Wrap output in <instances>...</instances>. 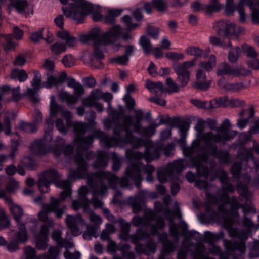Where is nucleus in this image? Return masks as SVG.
I'll return each mask as SVG.
<instances>
[{
    "mask_svg": "<svg viewBox=\"0 0 259 259\" xmlns=\"http://www.w3.org/2000/svg\"><path fill=\"white\" fill-rule=\"evenodd\" d=\"M206 125V120H204L202 119H198L197 120V124L195 126V130L196 131V139L200 140V143L202 141L205 142V140L203 139V135L206 133H203V131L205 129Z\"/></svg>",
    "mask_w": 259,
    "mask_h": 259,
    "instance_id": "obj_42",
    "label": "nucleus"
},
{
    "mask_svg": "<svg viewBox=\"0 0 259 259\" xmlns=\"http://www.w3.org/2000/svg\"><path fill=\"white\" fill-rule=\"evenodd\" d=\"M61 233L59 231L55 230L52 233V239L55 241L57 245L61 247H65L66 249H70L74 247L73 242L66 239H62Z\"/></svg>",
    "mask_w": 259,
    "mask_h": 259,
    "instance_id": "obj_30",
    "label": "nucleus"
},
{
    "mask_svg": "<svg viewBox=\"0 0 259 259\" xmlns=\"http://www.w3.org/2000/svg\"><path fill=\"white\" fill-rule=\"evenodd\" d=\"M108 243L107 249L109 253L114 254L117 250H120L124 258L126 259H136L135 253L130 251L131 247L129 244L126 243L117 244L114 241L112 240L108 242Z\"/></svg>",
    "mask_w": 259,
    "mask_h": 259,
    "instance_id": "obj_22",
    "label": "nucleus"
},
{
    "mask_svg": "<svg viewBox=\"0 0 259 259\" xmlns=\"http://www.w3.org/2000/svg\"><path fill=\"white\" fill-rule=\"evenodd\" d=\"M193 259H214L209 257L207 250L204 245H197L195 248V251L193 254Z\"/></svg>",
    "mask_w": 259,
    "mask_h": 259,
    "instance_id": "obj_39",
    "label": "nucleus"
},
{
    "mask_svg": "<svg viewBox=\"0 0 259 259\" xmlns=\"http://www.w3.org/2000/svg\"><path fill=\"white\" fill-rule=\"evenodd\" d=\"M206 77L205 71L201 69H199L196 73L197 81L194 84V87L202 90H207L210 86V82L201 81V80H205Z\"/></svg>",
    "mask_w": 259,
    "mask_h": 259,
    "instance_id": "obj_33",
    "label": "nucleus"
},
{
    "mask_svg": "<svg viewBox=\"0 0 259 259\" xmlns=\"http://www.w3.org/2000/svg\"><path fill=\"white\" fill-rule=\"evenodd\" d=\"M94 56L96 58L95 60L93 58V56L91 57L90 65L95 68H101L103 67V64L101 60L104 58V55L101 50L98 48L99 46H95Z\"/></svg>",
    "mask_w": 259,
    "mask_h": 259,
    "instance_id": "obj_36",
    "label": "nucleus"
},
{
    "mask_svg": "<svg viewBox=\"0 0 259 259\" xmlns=\"http://www.w3.org/2000/svg\"><path fill=\"white\" fill-rule=\"evenodd\" d=\"M122 12L121 9L110 10L108 15L105 18V22L109 24L115 23V18L119 16Z\"/></svg>",
    "mask_w": 259,
    "mask_h": 259,
    "instance_id": "obj_46",
    "label": "nucleus"
},
{
    "mask_svg": "<svg viewBox=\"0 0 259 259\" xmlns=\"http://www.w3.org/2000/svg\"><path fill=\"white\" fill-rule=\"evenodd\" d=\"M8 10L11 12L15 10L18 13L24 16L26 18L30 14H33V11L30 8L26 0H10L8 6Z\"/></svg>",
    "mask_w": 259,
    "mask_h": 259,
    "instance_id": "obj_23",
    "label": "nucleus"
},
{
    "mask_svg": "<svg viewBox=\"0 0 259 259\" xmlns=\"http://www.w3.org/2000/svg\"><path fill=\"white\" fill-rule=\"evenodd\" d=\"M0 41L6 52L14 49L16 44L13 40L11 35H0Z\"/></svg>",
    "mask_w": 259,
    "mask_h": 259,
    "instance_id": "obj_40",
    "label": "nucleus"
},
{
    "mask_svg": "<svg viewBox=\"0 0 259 259\" xmlns=\"http://www.w3.org/2000/svg\"><path fill=\"white\" fill-rule=\"evenodd\" d=\"M232 76L236 77H246L251 74V71L241 66L233 67Z\"/></svg>",
    "mask_w": 259,
    "mask_h": 259,
    "instance_id": "obj_45",
    "label": "nucleus"
},
{
    "mask_svg": "<svg viewBox=\"0 0 259 259\" xmlns=\"http://www.w3.org/2000/svg\"><path fill=\"white\" fill-rule=\"evenodd\" d=\"M241 50L248 57L255 58L258 56V53L254 48L247 44H243L242 46Z\"/></svg>",
    "mask_w": 259,
    "mask_h": 259,
    "instance_id": "obj_56",
    "label": "nucleus"
},
{
    "mask_svg": "<svg viewBox=\"0 0 259 259\" xmlns=\"http://www.w3.org/2000/svg\"><path fill=\"white\" fill-rule=\"evenodd\" d=\"M28 240L27 230L24 227H20L18 231L15 233L13 238L7 245V249L10 252L17 251L18 249V245L21 243H25Z\"/></svg>",
    "mask_w": 259,
    "mask_h": 259,
    "instance_id": "obj_24",
    "label": "nucleus"
},
{
    "mask_svg": "<svg viewBox=\"0 0 259 259\" xmlns=\"http://www.w3.org/2000/svg\"><path fill=\"white\" fill-rule=\"evenodd\" d=\"M231 126L230 120L225 119L220 127L216 128V134L212 132H207L203 135L205 140V147L207 152L213 158L217 159L220 163L227 164L231 160L230 154L227 150L218 148L217 143H225L234 138L237 132L235 130H229Z\"/></svg>",
    "mask_w": 259,
    "mask_h": 259,
    "instance_id": "obj_10",
    "label": "nucleus"
},
{
    "mask_svg": "<svg viewBox=\"0 0 259 259\" xmlns=\"http://www.w3.org/2000/svg\"><path fill=\"white\" fill-rule=\"evenodd\" d=\"M170 171L172 172V170H170ZM182 171H181V172L178 173V172H176V170H175L174 171L172 170V174H174L172 175V177H171V178H170L167 180H166L164 182V181L162 182L159 180V179L158 178V171L157 172V178L160 182L164 183V182H166L169 181H172L171 186V193L173 195H176L180 190V185L179 184V182H180V177L181 176V173Z\"/></svg>",
    "mask_w": 259,
    "mask_h": 259,
    "instance_id": "obj_34",
    "label": "nucleus"
},
{
    "mask_svg": "<svg viewBox=\"0 0 259 259\" xmlns=\"http://www.w3.org/2000/svg\"><path fill=\"white\" fill-rule=\"evenodd\" d=\"M246 113L247 114L248 117L247 118L239 119L237 121V126L241 130L247 126L250 119L254 116V106L253 105H250L248 110L242 109L240 112L239 115L242 117L245 115Z\"/></svg>",
    "mask_w": 259,
    "mask_h": 259,
    "instance_id": "obj_29",
    "label": "nucleus"
},
{
    "mask_svg": "<svg viewBox=\"0 0 259 259\" xmlns=\"http://www.w3.org/2000/svg\"><path fill=\"white\" fill-rule=\"evenodd\" d=\"M59 114H61L65 119V123L61 118H57L56 120V128L61 134L66 135L71 127L73 128L75 138L74 140L73 146H71L74 149V154L85 156L88 160L92 159L94 157V154L92 151L88 150L94 141V137L97 138V137L94 135V133L93 135L84 137V135L88 127V124L82 122H73L72 121L71 112L64 110L62 106L57 104L53 95L51 96L50 101L51 117L46 119V120L48 128L45 130L42 139H36L31 143L29 147L30 151L33 154L38 156H42L52 153L55 157H59L62 153L65 141L60 136H57L55 139L53 140L54 119L52 118V117H54ZM95 131V130L93 133Z\"/></svg>",
    "mask_w": 259,
    "mask_h": 259,
    "instance_id": "obj_2",
    "label": "nucleus"
},
{
    "mask_svg": "<svg viewBox=\"0 0 259 259\" xmlns=\"http://www.w3.org/2000/svg\"><path fill=\"white\" fill-rule=\"evenodd\" d=\"M128 61L129 58L128 56L124 55L113 57L110 59L111 63L118 64L121 65L126 64Z\"/></svg>",
    "mask_w": 259,
    "mask_h": 259,
    "instance_id": "obj_61",
    "label": "nucleus"
},
{
    "mask_svg": "<svg viewBox=\"0 0 259 259\" xmlns=\"http://www.w3.org/2000/svg\"><path fill=\"white\" fill-rule=\"evenodd\" d=\"M195 61V60H193L184 62L174 66V69L178 76L177 81L180 83L181 87H185L188 84L190 79V72L188 68L194 65Z\"/></svg>",
    "mask_w": 259,
    "mask_h": 259,
    "instance_id": "obj_18",
    "label": "nucleus"
},
{
    "mask_svg": "<svg viewBox=\"0 0 259 259\" xmlns=\"http://www.w3.org/2000/svg\"><path fill=\"white\" fill-rule=\"evenodd\" d=\"M169 233L170 235L173 237L175 242L179 241L180 238V232L177 225L171 221L169 225Z\"/></svg>",
    "mask_w": 259,
    "mask_h": 259,
    "instance_id": "obj_54",
    "label": "nucleus"
},
{
    "mask_svg": "<svg viewBox=\"0 0 259 259\" xmlns=\"http://www.w3.org/2000/svg\"><path fill=\"white\" fill-rule=\"evenodd\" d=\"M61 201H63L60 199H56L53 197L51 198V203L50 204H45L42 206L41 210L38 213V217L40 221L44 223V224H47L49 220H54L52 219H49L48 213L54 212L56 217L60 218L62 217L64 212L66 210V206L65 205H60Z\"/></svg>",
    "mask_w": 259,
    "mask_h": 259,
    "instance_id": "obj_15",
    "label": "nucleus"
},
{
    "mask_svg": "<svg viewBox=\"0 0 259 259\" xmlns=\"http://www.w3.org/2000/svg\"><path fill=\"white\" fill-rule=\"evenodd\" d=\"M67 74L65 72H61L57 77L56 73L49 75L47 80L43 83V86L47 89H50L52 86H57L67 80Z\"/></svg>",
    "mask_w": 259,
    "mask_h": 259,
    "instance_id": "obj_27",
    "label": "nucleus"
},
{
    "mask_svg": "<svg viewBox=\"0 0 259 259\" xmlns=\"http://www.w3.org/2000/svg\"><path fill=\"white\" fill-rule=\"evenodd\" d=\"M210 42L213 46L221 47L224 49H227L232 46V44L230 41L225 42L221 40L220 38L215 36H211L209 37Z\"/></svg>",
    "mask_w": 259,
    "mask_h": 259,
    "instance_id": "obj_50",
    "label": "nucleus"
},
{
    "mask_svg": "<svg viewBox=\"0 0 259 259\" xmlns=\"http://www.w3.org/2000/svg\"><path fill=\"white\" fill-rule=\"evenodd\" d=\"M211 102L212 109L221 107H244L245 105V102L243 100L238 99L229 100L227 97L226 96L215 98V99L211 100Z\"/></svg>",
    "mask_w": 259,
    "mask_h": 259,
    "instance_id": "obj_25",
    "label": "nucleus"
},
{
    "mask_svg": "<svg viewBox=\"0 0 259 259\" xmlns=\"http://www.w3.org/2000/svg\"><path fill=\"white\" fill-rule=\"evenodd\" d=\"M66 50V46L65 44L57 42L54 44L51 47L52 52L55 54H59L65 52Z\"/></svg>",
    "mask_w": 259,
    "mask_h": 259,
    "instance_id": "obj_59",
    "label": "nucleus"
},
{
    "mask_svg": "<svg viewBox=\"0 0 259 259\" xmlns=\"http://www.w3.org/2000/svg\"><path fill=\"white\" fill-rule=\"evenodd\" d=\"M232 71L233 68L227 63L223 62L219 65L217 73L219 76L224 75H232Z\"/></svg>",
    "mask_w": 259,
    "mask_h": 259,
    "instance_id": "obj_47",
    "label": "nucleus"
},
{
    "mask_svg": "<svg viewBox=\"0 0 259 259\" xmlns=\"http://www.w3.org/2000/svg\"><path fill=\"white\" fill-rule=\"evenodd\" d=\"M186 139L180 138L178 143L186 158L178 159L168 163L165 167L158 169V178L160 181L164 182L172 177V171L180 172L187 166L196 167L197 171H201V166L197 163L198 160L202 159L205 163L208 154L210 155L205 148V145L201 146L200 140L195 139L190 146H186Z\"/></svg>",
    "mask_w": 259,
    "mask_h": 259,
    "instance_id": "obj_9",
    "label": "nucleus"
},
{
    "mask_svg": "<svg viewBox=\"0 0 259 259\" xmlns=\"http://www.w3.org/2000/svg\"><path fill=\"white\" fill-rule=\"evenodd\" d=\"M73 89V94H71L65 90H61L58 93L60 99L62 101L65 102L69 106H74L85 92L84 89L80 83Z\"/></svg>",
    "mask_w": 259,
    "mask_h": 259,
    "instance_id": "obj_17",
    "label": "nucleus"
},
{
    "mask_svg": "<svg viewBox=\"0 0 259 259\" xmlns=\"http://www.w3.org/2000/svg\"><path fill=\"white\" fill-rule=\"evenodd\" d=\"M148 197L156 198L157 195L155 192L144 189L139 191L137 195L128 197L127 203L132 207L134 213H138L142 209V202Z\"/></svg>",
    "mask_w": 259,
    "mask_h": 259,
    "instance_id": "obj_19",
    "label": "nucleus"
},
{
    "mask_svg": "<svg viewBox=\"0 0 259 259\" xmlns=\"http://www.w3.org/2000/svg\"><path fill=\"white\" fill-rule=\"evenodd\" d=\"M20 127L22 131L27 133H34L37 130V125L36 122L22 123Z\"/></svg>",
    "mask_w": 259,
    "mask_h": 259,
    "instance_id": "obj_57",
    "label": "nucleus"
},
{
    "mask_svg": "<svg viewBox=\"0 0 259 259\" xmlns=\"http://www.w3.org/2000/svg\"><path fill=\"white\" fill-rule=\"evenodd\" d=\"M213 29L220 36L229 38L238 37L244 32L243 27L236 25L229 20H220L213 24Z\"/></svg>",
    "mask_w": 259,
    "mask_h": 259,
    "instance_id": "obj_14",
    "label": "nucleus"
},
{
    "mask_svg": "<svg viewBox=\"0 0 259 259\" xmlns=\"http://www.w3.org/2000/svg\"><path fill=\"white\" fill-rule=\"evenodd\" d=\"M245 4H246V0H239L236 6L234 5H226L225 13L228 15H231L237 10L239 14L240 21L244 22L246 20V15L244 11Z\"/></svg>",
    "mask_w": 259,
    "mask_h": 259,
    "instance_id": "obj_26",
    "label": "nucleus"
},
{
    "mask_svg": "<svg viewBox=\"0 0 259 259\" xmlns=\"http://www.w3.org/2000/svg\"><path fill=\"white\" fill-rule=\"evenodd\" d=\"M191 103L196 107L205 109H211V102L202 101L197 99H192L191 101Z\"/></svg>",
    "mask_w": 259,
    "mask_h": 259,
    "instance_id": "obj_58",
    "label": "nucleus"
},
{
    "mask_svg": "<svg viewBox=\"0 0 259 259\" xmlns=\"http://www.w3.org/2000/svg\"><path fill=\"white\" fill-rule=\"evenodd\" d=\"M233 209L230 214L223 217L219 221L223 224L230 237L238 239V241L225 239L224 245L227 249L232 253L238 251V255L234 256V259H244V255L246 251V241L248 238L250 233L253 230L254 224L252 220L246 217L243 218L241 222L238 220L239 205L235 199L233 201Z\"/></svg>",
    "mask_w": 259,
    "mask_h": 259,
    "instance_id": "obj_8",
    "label": "nucleus"
},
{
    "mask_svg": "<svg viewBox=\"0 0 259 259\" xmlns=\"http://www.w3.org/2000/svg\"><path fill=\"white\" fill-rule=\"evenodd\" d=\"M162 150L164 151L166 156H171L174 150V143L161 144L156 146L151 144L149 147L146 148L144 153L135 151L132 149H126L125 157L130 164L125 171L124 177H126L130 182H133L138 189L141 186L144 174L147 175L146 181L149 183L153 182V173L155 170L154 166L149 164L144 165L140 160L144 158L146 161L149 163L154 159H157L159 158L160 152Z\"/></svg>",
    "mask_w": 259,
    "mask_h": 259,
    "instance_id": "obj_6",
    "label": "nucleus"
},
{
    "mask_svg": "<svg viewBox=\"0 0 259 259\" xmlns=\"http://www.w3.org/2000/svg\"><path fill=\"white\" fill-rule=\"evenodd\" d=\"M19 188V183L13 178L10 179L6 190H0V198L4 199L9 206L10 210L12 214L14 220L17 222L18 229L20 227H24L26 230V224L31 223L33 227L30 228L32 233L34 234L38 224L37 219L29 216L28 214H24L23 209L18 205L13 203L9 194L14 192Z\"/></svg>",
    "mask_w": 259,
    "mask_h": 259,
    "instance_id": "obj_11",
    "label": "nucleus"
},
{
    "mask_svg": "<svg viewBox=\"0 0 259 259\" xmlns=\"http://www.w3.org/2000/svg\"><path fill=\"white\" fill-rule=\"evenodd\" d=\"M190 127V124L187 121L181 122L179 126L180 138L186 139L187 131L189 130Z\"/></svg>",
    "mask_w": 259,
    "mask_h": 259,
    "instance_id": "obj_60",
    "label": "nucleus"
},
{
    "mask_svg": "<svg viewBox=\"0 0 259 259\" xmlns=\"http://www.w3.org/2000/svg\"><path fill=\"white\" fill-rule=\"evenodd\" d=\"M252 148L247 149L243 147L242 149H239L238 152V157L240 158L242 160V163L247 164L249 159H251L254 166L255 167L256 170H259V159H256L254 157L253 150H254L257 154H259V144L256 140L253 141Z\"/></svg>",
    "mask_w": 259,
    "mask_h": 259,
    "instance_id": "obj_20",
    "label": "nucleus"
},
{
    "mask_svg": "<svg viewBox=\"0 0 259 259\" xmlns=\"http://www.w3.org/2000/svg\"><path fill=\"white\" fill-rule=\"evenodd\" d=\"M223 6L218 2V0H210V4L204 6V10L207 14H210L219 11Z\"/></svg>",
    "mask_w": 259,
    "mask_h": 259,
    "instance_id": "obj_43",
    "label": "nucleus"
},
{
    "mask_svg": "<svg viewBox=\"0 0 259 259\" xmlns=\"http://www.w3.org/2000/svg\"><path fill=\"white\" fill-rule=\"evenodd\" d=\"M65 156L72 158L77 163L78 167L75 169H70L68 178L66 180L58 181L61 177L59 172L54 169L46 170L40 175L38 181V187L41 193H47L50 191L52 183H55L56 187L61 188L60 199L64 200L67 198H71L72 181L75 179L86 178L93 172L88 174V164L84 160V157L81 155L74 154V149L71 145H67L64 149Z\"/></svg>",
    "mask_w": 259,
    "mask_h": 259,
    "instance_id": "obj_7",
    "label": "nucleus"
},
{
    "mask_svg": "<svg viewBox=\"0 0 259 259\" xmlns=\"http://www.w3.org/2000/svg\"><path fill=\"white\" fill-rule=\"evenodd\" d=\"M210 155L208 154L207 160L205 163L202 159L198 160L197 163L201 166V171L196 169L197 175L189 171L186 177L189 182H194L197 180L198 177L203 176L207 180L213 181L217 177L219 178L222 184L221 189L218 192L217 196H213L208 192L206 193V198L208 202L204 204L205 212L204 215L210 221H219L223 217L230 214L232 209H236L233 206V201L235 199L239 205V208H241L244 215L251 213L255 214L256 209L251 204H248L251 200L253 194L248 191V184L250 182V176L248 172L251 171L250 167H246L245 171L246 173H243L242 165L239 162H235L231 167V173L234 179L239 181L237 185V189L239 194L238 198L233 197L230 198L228 192H233L235 191L234 186L229 183V179L227 174L224 169L220 168L215 170L210 164L211 168L208 166V159ZM191 167L190 166H189ZM196 168V167H194ZM197 169V168H196Z\"/></svg>",
    "mask_w": 259,
    "mask_h": 259,
    "instance_id": "obj_1",
    "label": "nucleus"
},
{
    "mask_svg": "<svg viewBox=\"0 0 259 259\" xmlns=\"http://www.w3.org/2000/svg\"><path fill=\"white\" fill-rule=\"evenodd\" d=\"M166 84L168 87L166 88L164 87L165 93L170 94L173 93H178L179 91L178 85L174 82L171 78L168 77L166 78Z\"/></svg>",
    "mask_w": 259,
    "mask_h": 259,
    "instance_id": "obj_48",
    "label": "nucleus"
},
{
    "mask_svg": "<svg viewBox=\"0 0 259 259\" xmlns=\"http://www.w3.org/2000/svg\"><path fill=\"white\" fill-rule=\"evenodd\" d=\"M54 225L53 220H49L47 224H43L41 227L40 231L35 234L36 247L38 250H44L48 246L49 229Z\"/></svg>",
    "mask_w": 259,
    "mask_h": 259,
    "instance_id": "obj_21",
    "label": "nucleus"
},
{
    "mask_svg": "<svg viewBox=\"0 0 259 259\" xmlns=\"http://www.w3.org/2000/svg\"><path fill=\"white\" fill-rule=\"evenodd\" d=\"M113 98V95L110 93L102 92L101 99L108 103L107 112L109 117L104 119L103 122L104 126L106 130L110 129L113 125L117 123L121 116V112L114 109L111 106V102Z\"/></svg>",
    "mask_w": 259,
    "mask_h": 259,
    "instance_id": "obj_16",
    "label": "nucleus"
},
{
    "mask_svg": "<svg viewBox=\"0 0 259 259\" xmlns=\"http://www.w3.org/2000/svg\"><path fill=\"white\" fill-rule=\"evenodd\" d=\"M146 87L151 93L157 96H162L165 93L164 86L160 81L153 82L150 80L146 81Z\"/></svg>",
    "mask_w": 259,
    "mask_h": 259,
    "instance_id": "obj_32",
    "label": "nucleus"
},
{
    "mask_svg": "<svg viewBox=\"0 0 259 259\" xmlns=\"http://www.w3.org/2000/svg\"><path fill=\"white\" fill-rule=\"evenodd\" d=\"M108 163V155L107 152L102 150L97 151L96 160L93 164L96 169L105 168Z\"/></svg>",
    "mask_w": 259,
    "mask_h": 259,
    "instance_id": "obj_31",
    "label": "nucleus"
},
{
    "mask_svg": "<svg viewBox=\"0 0 259 259\" xmlns=\"http://www.w3.org/2000/svg\"><path fill=\"white\" fill-rule=\"evenodd\" d=\"M242 50L240 48L236 47L232 48L228 53V60L231 63H235L241 55Z\"/></svg>",
    "mask_w": 259,
    "mask_h": 259,
    "instance_id": "obj_51",
    "label": "nucleus"
},
{
    "mask_svg": "<svg viewBox=\"0 0 259 259\" xmlns=\"http://www.w3.org/2000/svg\"><path fill=\"white\" fill-rule=\"evenodd\" d=\"M65 221L68 228L74 236L80 234L85 226L86 231L82 234L84 239L90 240L93 237L96 238L98 236L96 227L90 225H85V221L80 214L75 215H68Z\"/></svg>",
    "mask_w": 259,
    "mask_h": 259,
    "instance_id": "obj_13",
    "label": "nucleus"
},
{
    "mask_svg": "<svg viewBox=\"0 0 259 259\" xmlns=\"http://www.w3.org/2000/svg\"><path fill=\"white\" fill-rule=\"evenodd\" d=\"M222 237V234L221 233H213L208 231H205L202 242H206L209 245H212L219 240Z\"/></svg>",
    "mask_w": 259,
    "mask_h": 259,
    "instance_id": "obj_38",
    "label": "nucleus"
},
{
    "mask_svg": "<svg viewBox=\"0 0 259 259\" xmlns=\"http://www.w3.org/2000/svg\"><path fill=\"white\" fill-rule=\"evenodd\" d=\"M135 116L127 115L122 116L121 124H116L113 128V135L109 136L102 131L98 129L94 132V135L99 138L101 145L103 147H111L117 146L123 147L127 144L133 148H139L143 146L146 148L154 144L151 141H145L134 136L133 132L144 136L150 137L154 135L156 127L159 125L156 123H150L147 127L142 125L144 113L140 109L134 110ZM146 148H145L146 149Z\"/></svg>",
    "mask_w": 259,
    "mask_h": 259,
    "instance_id": "obj_4",
    "label": "nucleus"
},
{
    "mask_svg": "<svg viewBox=\"0 0 259 259\" xmlns=\"http://www.w3.org/2000/svg\"><path fill=\"white\" fill-rule=\"evenodd\" d=\"M126 178L123 177L120 178L116 175L106 171L93 172L87 178V185L92 193V199L90 200L87 198L88 193L87 187H81L78 190V199L72 200L73 209L77 210L82 208L83 211L89 214L90 222L96 226L97 229V226L102 223L103 220L100 216L95 214L90 208V204H93L95 208H103V202L96 197L98 196H105L109 188L115 189L119 186L131 189L132 185Z\"/></svg>",
    "mask_w": 259,
    "mask_h": 259,
    "instance_id": "obj_5",
    "label": "nucleus"
},
{
    "mask_svg": "<svg viewBox=\"0 0 259 259\" xmlns=\"http://www.w3.org/2000/svg\"><path fill=\"white\" fill-rule=\"evenodd\" d=\"M11 78L18 80L20 82H24L28 78L26 72L23 69H14L12 70Z\"/></svg>",
    "mask_w": 259,
    "mask_h": 259,
    "instance_id": "obj_44",
    "label": "nucleus"
},
{
    "mask_svg": "<svg viewBox=\"0 0 259 259\" xmlns=\"http://www.w3.org/2000/svg\"><path fill=\"white\" fill-rule=\"evenodd\" d=\"M179 226L183 230L182 232L183 236L197 242H202L203 236L195 230H188V225L185 221L181 220Z\"/></svg>",
    "mask_w": 259,
    "mask_h": 259,
    "instance_id": "obj_28",
    "label": "nucleus"
},
{
    "mask_svg": "<svg viewBox=\"0 0 259 259\" xmlns=\"http://www.w3.org/2000/svg\"><path fill=\"white\" fill-rule=\"evenodd\" d=\"M246 5L251 11V19L253 23L259 24V1L246 0Z\"/></svg>",
    "mask_w": 259,
    "mask_h": 259,
    "instance_id": "obj_35",
    "label": "nucleus"
},
{
    "mask_svg": "<svg viewBox=\"0 0 259 259\" xmlns=\"http://www.w3.org/2000/svg\"><path fill=\"white\" fill-rule=\"evenodd\" d=\"M121 233L119 238L123 241L131 240L135 245V251L139 254L149 255L155 253L156 243L152 240L147 241L145 245L139 244L141 240L149 239L151 236L158 235V240L162 244L161 254L158 259H165V256L172 254L177 248L175 242L168 239V234L166 232L158 233V230L165 228V223L163 219L150 209H146L143 216H134L132 223L136 227L145 228V232L138 229L135 234L130 235L131 224L122 218L117 220Z\"/></svg>",
    "mask_w": 259,
    "mask_h": 259,
    "instance_id": "obj_3",
    "label": "nucleus"
},
{
    "mask_svg": "<svg viewBox=\"0 0 259 259\" xmlns=\"http://www.w3.org/2000/svg\"><path fill=\"white\" fill-rule=\"evenodd\" d=\"M201 68L205 69L206 71L211 70L216 65V58L214 55H211L207 62H202L200 64Z\"/></svg>",
    "mask_w": 259,
    "mask_h": 259,
    "instance_id": "obj_55",
    "label": "nucleus"
},
{
    "mask_svg": "<svg viewBox=\"0 0 259 259\" xmlns=\"http://www.w3.org/2000/svg\"><path fill=\"white\" fill-rule=\"evenodd\" d=\"M13 136L14 137L11 139V151L10 154L12 158H14L15 153L18 149L20 141V138L17 134L13 135Z\"/></svg>",
    "mask_w": 259,
    "mask_h": 259,
    "instance_id": "obj_53",
    "label": "nucleus"
},
{
    "mask_svg": "<svg viewBox=\"0 0 259 259\" xmlns=\"http://www.w3.org/2000/svg\"><path fill=\"white\" fill-rule=\"evenodd\" d=\"M122 19L128 30H134L139 26V25L137 23H132L131 17L128 15H125L122 17Z\"/></svg>",
    "mask_w": 259,
    "mask_h": 259,
    "instance_id": "obj_62",
    "label": "nucleus"
},
{
    "mask_svg": "<svg viewBox=\"0 0 259 259\" xmlns=\"http://www.w3.org/2000/svg\"><path fill=\"white\" fill-rule=\"evenodd\" d=\"M171 199L170 196H168L164 199V202L165 204L164 208L162 204L160 202H156L154 204V208L155 211L158 213H166L168 210V202Z\"/></svg>",
    "mask_w": 259,
    "mask_h": 259,
    "instance_id": "obj_49",
    "label": "nucleus"
},
{
    "mask_svg": "<svg viewBox=\"0 0 259 259\" xmlns=\"http://www.w3.org/2000/svg\"><path fill=\"white\" fill-rule=\"evenodd\" d=\"M139 41L145 54H149L152 50V46L149 39L146 36L143 35L140 37Z\"/></svg>",
    "mask_w": 259,
    "mask_h": 259,
    "instance_id": "obj_52",
    "label": "nucleus"
},
{
    "mask_svg": "<svg viewBox=\"0 0 259 259\" xmlns=\"http://www.w3.org/2000/svg\"><path fill=\"white\" fill-rule=\"evenodd\" d=\"M63 64L66 67H71L75 64V59L71 55H65L62 59Z\"/></svg>",
    "mask_w": 259,
    "mask_h": 259,
    "instance_id": "obj_63",
    "label": "nucleus"
},
{
    "mask_svg": "<svg viewBox=\"0 0 259 259\" xmlns=\"http://www.w3.org/2000/svg\"><path fill=\"white\" fill-rule=\"evenodd\" d=\"M34 78L31 82V85L33 89L27 88L28 93L30 94L36 93L37 91L41 88V75L39 71L34 70Z\"/></svg>",
    "mask_w": 259,
    "mask_h": 259,
    "instance_id": "obj_37",
    "label": "nucleus"
},
{
    "mask_svg": "<svg viewBox=\"0 0 259 259\" xmlns=\"http://www.w3.org/2000/svg\"><path fill=\"white\" fill-rule=\"evenodd\" d=\"M25 259H49L46 253L36 256V252L34 248L28 246L25 248Z\"/></svg>",
    "mask_w": 259,
    "mask_h": 259,
    "instance_id": "obj_41",
    "label": "nucleus"
},
{
    "mask_svg": "<svg viewBox=\"0 0 259 259\" xmlns=\"http://www.w3.org/2000/svg\"><path fill=\"white\" fill-rule=\"evenodd\" d=\"M22 162L25 167L31 170L34 169L36 166V161L30 157L24 158Z\"/></svg>",
    "mask_w": 259,
    "mask_h": 259,
    "instance_id": "obj_64",
    "label": "nucleus"
},
{
    "mask_svg": "<svg viewBox=\"0 0 259 259\" xmlns=\"http://www.w3.org/2000/svg\"><path fill=\"white\" fill-rule=\"evenodd\" d=\"M122 34L119 25H115L105 33H101L98 30L91 31L89 34L82 35L80 40L84 43L92 41L95 46L111 44L117 40Z\"/></svg>",
    "mask_w": 259,
    "mask_h": 259,
    "instance_id": "obj_12",
    "label": "nucleus"
}]
</instances>
